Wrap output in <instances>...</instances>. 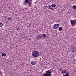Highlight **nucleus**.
Listing matches in <instances>:
<instances>
[{
    "instance_id": "1",
    "label": "nucleus",
    "mask_w": 76,
    "mask_h": 76,
    "mask_svg": "<svg viewBox=\"0 0 76 76\" xmlns=\"http://www.w3.org/2000/svg\"><path fill=\"white\" fill-rule=\"evenodd\" d=\"M32 56L34 57H38L39 56V53L38 52L34 50L32 52Z\"/></svg>"
},
{
    "instance_id": "2",
    "label": "nucleus",
    "mask_w": 76,
    "mask_h": 76,
    "mask_svg": "<svg viewBox=\"0 0 76 76\" xmlns=\"http://www.w3.org/2000/svg\"><path fill=\"white\" fill-rule=\"evenodd\" d=\"M51 73L50 71L48 70L46 71L45 74H43L42 76H51Z\"/></svg>"
},
{
    "instance_id": "3",
    "label": "nucleus",
    "mask_w": 76,
    "mask_h": 76,
    "mask_svg": "<svg viewBox=\"0 0 76 76\" xmlns=\"http://www.w3.org/2000/svg\"><path fill=\"white\" fill-rule=\"evenodd\" d=\"M71 25H72V26H74V25H76V20L75 19L73 20H71Z\"/></svg>"
},
{
    "instance_id": "4",
    "label": "nucleus",
    "mask_w": 76,
    "mask_h": 76,
    "mask_svg": "<svg viewBox=\"0 0 76 76\" xmlns=\"http://www.w3.org/2000/svg\"><path fill=\"white\" fill-rule=\"evenodd\" d=\"M27 3H28L29 5H31V2L30 1L28 0H25L24 4H27Z\"/></svg>"
},
{
    "instance_id": "5",
    "label": "nucleus",
    "mask_w": 76,
    "mask_h": 76,
    "mask_svg": "<svg viewBox=\"0 0 76 76\" xmlns=\"http://www.w3.org/2000/svg\"><path fill=\"white\" fill-rule=\"evenodd\" d=\"M59 27V24H56L54 25L53 28L55 29H58Z\"/></svg>"
},
{
    "instance_id": "6",
    "label": "nucleus",
    "mask_w": 76,
    "mask_h": 76,
    "mask_svg": "<svg viewBox=\"0 0 76 76\" xmlns=\"http://www.w3.org/2000/svg\"><path fill=\"white\" fill-rule=\"evenodd\" d=\"M42 38V36L40 35H38L37 36H36V39L37 40H39V39H40Z\"/></svg>"
},
{
    "instance_id": "7",
    "label": "nucleus",
    "mask_w": 76,
    "mask_h": 76,
    "mask_svg": "<svg viewBox=\"0 0 76 76\" xmlns=\"http://www.w3.org/2000/svg\"><path fill=\"white\" fill-rule=\"evenodd\" d=\"M42 35L43 37V39H44V38H45V37H46V34H42Z\"/></svg>"
},
{
    "instance_id": "8",
    "label": "nucleus",
    "mask_w": 76,
    "mask_h": 76,
    "mask_svg": "<svg viewBox=\"0 0 76 76\" xmlns=\"http://www.w3.org/2000/svg\"><path fill=\"white\" fill-rule=\"evenodd\" d=\"M31 64L33 65H35L36 64V63L35 62V61H32L31 62Z\"/></svg>"
},
{
    "instance_id": "9",
    "label": "nucleus",
    "mask_w": 76,
    "mask_h": 76,
    "mask_svg": "<svg viewBox=\"0 0 76 76\" xmlns=\"http://www.w3.org/2000/svg\"><path fill=\"white\" fill-rule=\"evenodd\" d=\"M66 72V71L65 70H63L62 71V73H65Z\"/></svg>"
},
{
    "instance_id": "10",
    "label": "nucleus",
    "mask_w": 76,
    "mask_h": 76,
    "mask_svg": "<svg viewBox=\"0 0 76 76\" xmlns=\"http://www.w3.org/2000/svg\"><path fill=\"white\" fill-rule=\"evenodd\" d=\"M51 7H56V4H53L51 5Z\"/></svg>"
},
{
    "instance_id": "11",
    "label": "nucleus",
    "mask_w": 76,
    "mask_h": 76,
    "mask_svg": "<svg viewBox=\"0 0 76 76\" xmlns=\"http://www.w3.org/2000/svg\"><path fill=\"white\" fill-rule=\"evenodd\" d=\"M7 19L9 21L11 19H12V18L11 17H9L7 18Z\"/></svg>"
},
{
    "instance_id": "12",
    "label": "nucleus",
    "mask_w": 76,
    "mask_h": 76,
    "mask_svg": "<svg viewBox=\"0 0 76 76\" xmlns=\"http://www.w3.org/2000/svg\"><path fill=\"white\" fill-rule=\"evenodd\" d=\"M49 6V7H48V9H52V8L51 7V6H50V5H49V6Z\"/></svg>"
},
{
    "instance_id": "13",
    "label": "nucleus",
    "mask_w": 76,
    "mask_h": 76,
    "mask_svg": "<svg viewBox=\"0 0 76 76\" xmlns=\"http://www.w3.org/2000/svg\"><path fill=\"white\" fill-rule=\"evenodd\" d=\"M62 27H61L59 28L58 29H59V31H61V30H62Z\"/></svg>"
},
{
    "instance_id": "14",
    "label": "nucleus",
    "mask_w": 76,
    "mask_h": 76,
    "mask_svg": "<svg viewBox=\"0 0 76 76\" xmlns=\"http://www.w3.org/2000/svg\"><path fill=\"white\" fill-rule=\"evenodd\" d=\"M66 76H69L70 75V74L69 72H67L66 74Z\"/></svg>"
},
{
    "instance_id": "15",
    "label": "nucleus",
    "mask_w": 76,
    "mask_h": 76,
    "mask_svg": "<svg viewBox=\"0 0 76 76\" xmlns=\"http://www.w3.org/2000/svg\"><path fill=\"white\" fill-rule=\"evenodd\" d=\"M3 26V23L1 22H0V27H1Z\"/></svg>"
},
{
    "instance_id": "16",
    "label": "nucleus",
    "mask_w": 76,
    "mask_h": 76,
    "mask_svg": "<svg viewBox=\"0 0 76 76\" xmlns=\"http://www.w3.org/2000/svg\"><path fill=\"white\" fill-rule=\"evenodd\" d=\"M72 8L74 9H76V6L74 5L73 6Z\"/></svg>"
},
{
    "instance_id": "17",
    "label": "nucleus",
    "mask_w": 76,
    "mask_h": 76,
    "mask_svg": "<svg viewBox=\"0 0 76 76\" xmlns=\"http://www.w3.org/2000/svg\"><path fill=\"white\" fill-rule=\"evenodd\" d=\"M2 56H4V57H5V56H6V54L4 53H3L2 54Z\"/></svg>"
},
{
    "instance_id": "18",
    "label": "nucleus",
    "mask_w": 76,
    "mask_h": 76,
    "mask_svg": "<svg viewBox=\"0 0 76 76\" xmlns=\"http://www.w3.org/2000/svg\"><path fill=\"white\" fill-rule=\"evenodd\" d=\"M54 9H53V8H52V9H51L50 10H53V11L54 10Z\"/></svg>"
},
{
    "instance_id": "19",
    "label": "nucleus",
    "mask_w": 76,
    "mask_h": 76,
    "mask_svg": "<svg viewBox=\"0 0 76 76\" xmlns=\"http://www.w3.org/2000/svg\"><path fill=\"white\" fill-rule=\"evenodd\" d=\"M19 29H20V28H19V27H18L17 29V31H18V30H19Z\"/></svg>"
},
{
    "instance_id": "20",
    "label": "nucleus",
    "mask_w": 76,
    "mask_h": 76,
    "mask_svg": "<svg viewBox=\"0 0 76 76\" xmlns=\"http://www.w3.org/2000/svg\"><path fill=\"white\" fill-rule=\"evenodd\" d=\"M63 70V69H62V68H60V71H61V70Z\"/></svg>"
},
{
    "instance_id": "21",
    "label": "nucleus",
    "mask_w": 76,
    "mask_h": 76,
    "mask_svg": "<svg viewBox=\"0 0 76 76\" xmlns=\"http://www.w3.org/2000/svg\"><path fill=\"white\" fill-rule=\"evenodd\" d=\"M30 25H29V26H27V27H28V28H29V27H30Z\"/></svg>"
},
{
    "instance_id": "22",
    "label": "nucleus",
    "mask_w": 76,
    "mask_h": 76,
    "mask_svg": "<svg viewBox=\"0 0 76 76\" xmlns=\"http://www.w3.org/2000/svg\"><path fill=\"white\" fill-rule=\"evenodd\" d=\"M63 76H66V75H64Z\"/></svg>"
},
{
    "instance_id": "23",
    "label": "nucleus",
    "mask_w": 76,
    "mask_h": 76,
    "mask_svg": "<svg viewBox=\"0 0 76 76\" xmlns=\"http://www.w3.org/2000/svg\"><path fill=\"white\" fill-rule=\"evenodd\" d=\"M48 7V6H46V7Z\"/></svg>"
}]
</instances>
